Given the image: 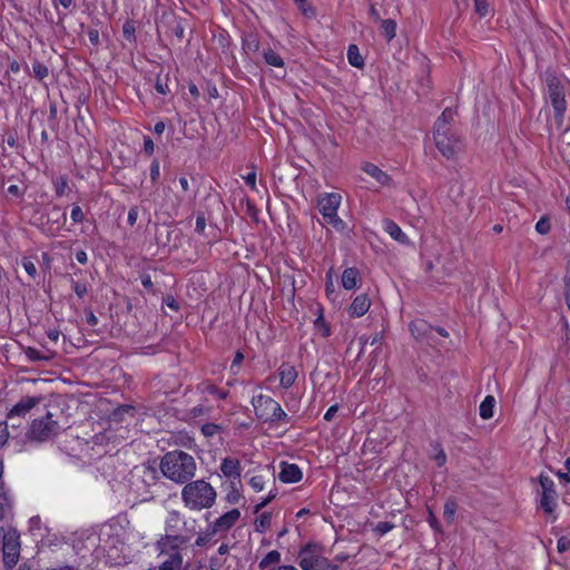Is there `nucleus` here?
I'll return each instance as SVG.
<instances>
[{
    "instance_id": "f257e3e1",
    "label": "nucleus",
    "mask_w": 570,
    "mask_h": 570,
    "mask_svg": "<svg viewBox=\"0 0 570 570\" xmlns=\"http://www.w3.org/2000/svg\"><path fill=\"white\" fill-rule=\"evenodd\" d=\"M196 466L194 456L179 450L167 452L159 464L163 475L179 484H184L194 478Z\"/></svg>"
},
{
    "instance_id": "f03ea898",
    "label": "nucleus",
    "mask_w": 570,
    "mask_h": 570,
    "mask_svg": "<svg viewBox=\"0 0 570 570\" xmlns=\"http://www.w3.org/2000/svg\"><path fill=\"white\" fill-rule=\"evenodd\" d=\"M216 497V490L203 479L186 482L181 490L183 502L191 510H202L213 507Z\"/></svg>"
},
{
    "instance_id": "7ed1b4c3",
    "label": "nucleus",
    "mask_w": 570,
    "mask_h": 570,
    "mask_svg": "<svg viewBox=\"0 0 570 570\" xmlns=\"http://www.w3.org/2000/svg\"><path fill=\"white\" fill-rule=\"evenodd\" d=\"M60 417H62V412L57 409L56 412L48 411L43 416L35 419L28 429V439L37 442H47L56 438L65 431L63 425L60 423Z\"/></svg>"
},
{
    "instance_id": "20e7f679",
    "label": "nucleus",
    "mask_w": 570,
    "mask_h": 570,
    "mask_svg": "<svg viewBox=\"0 0 570 570\" xmlns=\"http://www.w3.org/2000/svg\"><path fill=\"white\" fill-rule=\"evenodd\" d=\"M324 547L317 542L304 544L298 553L297 561L303 570H340V567L331 563L323 557Z\"/></svg>"
},
{
    "instance_id": "39448f33",
    "label": "nucleus",
    "mask_w": 570,
    "mask_h": 570,
    "mask_svg": "<svg viewBox=\"0 0 570 570\" xmlns=\"http://www.w3.org/2000/svg\"><path fill=\"white\" fill-rule=\"evenodd\" d=\"M544 81L553 107L554 118L561 121L568 107L562 79L554 71L547 70L544 72Z\"/></svg>"
},
{
    "instance_id": "423d86ee",
    "label": "nucleus",
    "mask_w": 570,
    "mask_h": 570,
    "mask_svg": "<svg viewBox=\"0 0 570 570\" xmlns=\"http://www.w3.org/2000/svg\"><path fill=\"white\" fill-rule=\"evenodd\" d=\"M255 414L264 422H288V415L273 397L264 394L255 395L252 400Z\"/></svg>"
},
{
    "instance_id": "0eeeda50",
    "label": "nucleus",
    "mask_w": 570,
    "mask_h": 570,
    "mask_svg": "<svg viewBox=\"0 0 570 570\" xmlns=\"http://www.w3.org/2000/svg\"><path fill=\"white\" fill-rule=\"evenodd\" d=\"M433 138L438 150L448 159L454 158L461 149V139L454 129L433 131Z\"/></svg>"
},
{
    "instance_id": "6e6552de",
    "label": "nucleus",
    "mask_w": 570,
    "mask_h": 570,
    "mask_svg": "<svg viewBox=\"0 0 570 570\" xmlns=\"http://www.w3.org/2000/svg\"><path fill=\"white\" fill-rule=\"evenodd\" d=\"M3 537V562L7 568H13L20 556V535L16 530H9Z\"/></svg>"
},
{
    "instance_id": "1a4fd4ad",
    "label": "nucleus",
    "mask_w": 570,
    "mask_h": 570,
    "mask_svg": "<svg viewBox=\"0 0 570 570\" xmlns=\"http://www.w3.org/2000/svg\"><path fill=\"white\" fill-rule=\"evenodd\" d=\"M539 483L542 489L540 505L547 513H552L556 508L557 492L553 480L544 474H540Z\"/></svg>"
},
{
    "instance_id": "9d476101",
    "label": "nucleus",
    "mask_w": 570,
    "mask_h": 570,
    "mask_svg": "<svg viewBox=\"0 0 570 570\" xmlns=\"http://www.w3.org/2000/svg\"><path fill=\"white\" fill-rule=\"evenodd\" d=\"M342 196L336 193L325 194L317 200V207L323 218L327 220L337 215V209L341 205Z\"/></svg>"
},
{
    "instance_id": "9b49d317",
    "label": "nucleus",
    "mask_w": 570,
    "mask_h": 570,
    "mask_svg": "<svg viewBox=\"0 0 570 570\" xmlns=\"http://www.w3.org/2000/svg\"><path fill=\"white\" fill-rule=\"evenodd\" d=\"M190 535H181L179 533H166L156 543L157 549L160 553L168 551L176 552L179 546L185 544L189 541Z\"/></svg>"
},
{
    "instance_id": "f8f14e48",
    "label": "nucleus",
    "mask_w": 570,
    "mask_h": 570,
    "mask_svg": "<svg viewBox=\"0 0 570 570\" xmlns=\"http://www.w3.org/2000/svg\"><path fill=\"white\" fill-rule=\"evenodd\" d=\"M41 396H23L12 406L8 413V419L24 417L35 406L41 402Z\"/></svg>"
},
{
    "instance_id": "ddd939ff",
    "label": "nucleus",
    "mask_w": 570,
    "mask_h": 570,
    "mask_svg": "<svg viewBox=\"0 0 570 570\" xmlns=\"http://www.w3.org/2000/svg\"><path fill=\"white\" fill-rule=\"evenodd\" d=\"M240 518V512L238 509H232L230 511L220 515L213 524L214 531L217 533H225L230 528L235 525V523Z\"/></svg>"
},
{
    "instance_id": "4468645a",
    "label": "nucleus",
    "mask_w": 570,
    "mask_h": 570,
    "mask_svg": "<svg viewBox=\"0 0 570 570\" xmlns=\"http://www.w3.org/2000/svg\"><path fill=\"white\" fill-rule=\"evenodd\" d=\"M278 479L284 483H296L302 480L303 473L297 464L281 462Z\"/></svg>"
},
{
    "instance_id": "2eb2a0df",
    "label": "nucleus",
    "mask_w": 570,
    "mask_h": 570,
    "mask_svg": "<svg viewBox=\"0 0 570 570\" xmlns=\"http://www.w3.org/2000/svg\"><path fill=\"white\" fill-rule=\"evenodd\" d=\"M23 353L30 362H50L57 356V353L47 346H42V350L28 346Z\"/></svg>"
},
{
    "instance_id": "dca6fc26",
    "label": "nucleus",
    "mask_w": 570,
    "mask_h": 570,
    "mask_svg": "<svg viewBox=\"0 0 570 570\" xmlns=\"http://www.w3.org/2000/svg\"><path fill=\"white\" fill-rule=\"evenodd\" d=\"M278 375L281 386L283 389H289L294 385L298 373L295 366L291 365L289 363H282L278 368Z\"/></svg>"
},
{
    "instance_id": "f3484780",
    "label": "nucleus",
    "mask_w": 570,
    "mask_h": 570,
    "mask_svg": "<svg viewBox=\"0 0 570 570\" xmlns=\"http://www.w3.org/2000/svg\"><path fill=\"white\" fill-rule=\"evenodd\" d=\"M371 306V301L366 294L357 295L350 305L348 312L353 317H361L365 315Z\"/></svg>"
},
{
    "instance_id": "a211bd4d",
    "label": "nucleus",
    "mask_w": 570,
    "mask_h": 570,
    "mask_svg": "<svg viewBox=\"0 0 570 570\" xmlns=\"http://www.w3.org/2000/svg\"><path fill=\"white\" fill-rule=\"evenodd\" d=\"M183 525H186V521L180 512L176 510L169 511L165 520L166 533H179Z\"/></svg>"
},
{
    "instance_id": "6ab92c4d",
    "label": "nucleus",
    "mask_w": 570,
    "mask_h": 570,
    "mask_svg": "<svg viewBox=\"0 0 570 570\" xmlns=\"http://www.w3.org/2000/svg\"><path fill=\"white\" fill-rule=\"evenodd\" d=\"M409 327H410L412 335L416 340H422V338L429 337L433 332V326H431L424 320H415L410 323Z\"/></svg>"
},
{
    "instance_id": "aec40b11",
    "label": "nucleus",
    "mask_w": 570,
    "mask_h": 570,
    "mask_svg": "<svg viewBox=\"0 0 570 570\" xmlns=\"http://www.w3.org/2000/svg\"><path fill=\"white\" fill-rule=\"evenodd\" d=\"M362 170L373 177L381 186H386L391 181V177L372 163H365Z\"/></svg>"
},
{
    "instance_id": "412c9836",
    "label": "nucleus",
    "mask_w": 570,
    "mask_h": 570,
    "mask_svg": "<svg viewBox=\"0 0 570 570\" xmlns=\"http://www.w3.org/2000/svg\"><path fill=\"white\" fill-rule=\"evenodd\" d=\"M220 471L227 478L240 479V462L237 459L225 458L220 464Z\"/></svg>"
},
{
    "instance_id": "4be33fe9",
    "label": "nucleus",
    "mask_w": 570,
    "mask_h": 570,
    "mask_svg": "<svg viewBox=\"0 0 570 570\" xmlns=\"http://www.w3.org/2000/svg\"><path fill=\"white\" fill-rule=\"evenodd\" d=\"M455 111L451 108H445L434 122L433 131L452 130V122L454 120Z\"/></svg>"
},
{
    "instance_id": "5701e85b",
    "label": "nucleus",
    "mask_w": 570,
    "mask_h": 570,
    "mask_svg": "<svg viewBox=\"0 0 570 570\" xmlns=\"http://www.w3.org/2000/svg\"><path fill=\"white\" fill-rule=\"evenodd\" d=\"M384 230L399 243H409V237L402 232L401 227L392 219L384 220Z\"/></svg>"
},
{
    "instance_id": "b1692460",
    "label": "nucleus",
    "mask_w": 570,
    "mask_h": 570,
    "mask_svg": "<svg viewBox=\"0 0 570 570\" xmlns=\"http://www.w3.org/2000/svg\"><path fill=\"white\" fill-rule=\"evenodd\" d=\"M360 273L355 267L346 268L342 274V286L345 289H353L356 287Z\"/></svg>"
},
{
    "instance_id": "393cba45",
    "label": "nucleus",
    "mask_w": 570,
    "mask_h": 570,
    "mask_svg": "<svg viewBox=\"0 0 570 570\" xmlns=\"http://www.w3.org/2000/svg\"><path fill=\"white\" fill-rule=\"evenodd\" d=\"M183 566V556L179 551L171 552L167 560L160 566L159 570H179Z\"/></svg>"
},
{
    "instance_id": "a878e982",
    "label": "nucleus",
    "mask_w": 570,
    "mask_h": 570,
    "mask_svg": "<svg viewBox=\"0 0 570 570\" xmlns=\"http://www.w3.org/2000/svg\"><path fill=\"white\" fill-rule=\"evenodd\" d=\"M382 35L390 42L396 36V22L393 19H381L379 21Z\"/></svg>"
},
{
    "instance_id": "bb28decb",
    "label": "nucleus",
    "mask_w": 570,
    "mask_h": 570,
    "mask_svg": "<svg viewBox=\"0 0 570 570\" xmlns=\"http://www.w3.org/2000/svg\"><path fill=\"white\" fill-rule=\"evenodd\" d=\"M198 390L202 393H207V394L217 396L219 400H225L228 395V391L220 390L219 387H217L215 384H213L210 382H202L198 385Z\"/></svg>"
},
{
    "instance_id": "cd10ccee",
    "label": "nucleus",
    "mask_w": 570,
    "mask_h": 570,
    "mask_svg": "<svg viewBox=\"0 0 570 570\" xmlns=\"http://www.w3.org/2000/svg\"><path fill=\"white\" fill-rule=\"evenodd\" d=\"M347 60L351 66L362 69L364 67V59L356 45H350L347 48Z\"/></svg>"
},
{
    "instance_id": "c85d7f7f",
    "label": "nucleus",
    "mask_w": 570,
    "mask_h": 570,
    "mask_svg": "<svg viewBox=\"0 0 570 570\" xmlns=\"http://www.w3.org/2000/svg\"><path fill=\"white\" fill-rule=\"evenodd\" d=\"M495 404V399L492 395H487L484 400L481 402L479 411L480 416L483 420H489L493 416V407Z\"/></svg>"
},
{
    "instance_id": "c756f323",
    "label": "nucleus",
    "mask_w": 570,
    "mask_h": 570,
    "mask_svg": "<svg viewBox=\"0 0 570 570\" xmlns=\"http://www.w3.org/2000/svg\"><path fill=\"white\" fill-rule=\"evenodd\" d=\"M458 511V502L454 498H449L443 507V518L449 523L452 524L455 520V514Z\"/></svg>"
},
{
    "instance_id": "7c9ffc66",
    "label": "nucleus",
    "mask_w": 570,
    "mask_h": 570,
    "mask_svg": "<svg viewBox=\"0 0 570 570\" xmlns=\"http://www.w3.org/2000/svg\"><path fill=\"white\" fill-rule=\"evenodd\" d=\"M281 561V553L277 550L268 552L258 563L261 570H265L271 566L278 564Z\"/></svg>"
},
{
    "instance_id": "2f4dec72",
    "label": "nucleus",
    "mask_w": 570,
    "mask_h": 570,
    "mask_svg": "<svg viewBox=\"0 0 570 570\" xmlns=\"http://www.w3.org/2000/svg\"><path fill=\"white\" fill-rule=\"evenodd\" d=\"M264 60L267 65L273 67H284L283 58L272 49H267L263 53Z\"/></svg>"
},
{
    "instance_id": "473e14b6",
    "label": "nucleus",
    "mask_w": 570,
    "mask_h": 570,
    "mask_svg": "<svg viewBox=\"0 0 570 570\" xmlns=\"http://www.w3.org/2000/svg\"><path fill=\"white\" fill-rule=\"evenodd\" d=\"M272 523V514L269 512H263L256 520H255V530L257 532H265Z\"/></svg>"
},
{
    "instance_id": "72a5a7b5",
    "label": "nucleus",
    "mask_w": 570,
    "mask_h": 570,
    "mask_svg": "<svg viewBox=\"0 0 570 570\" xmlns=\"http://www.w3.org/2000/svg\"><path fill=\"white\" fill-rule=\"evenodd\" d=\"M215 534H217V532L214 531V528L212 525H209L205 532L198 534V537L195 541V546H197V547L206 546L207 543H209L213 540Z\"/></svg>"
},
{
    "instance_id": "f704fd0d",
    "label": "nucleus",
    "mask_w": 570,
    "mask_h": 570,
    "mask_svg": "<svg viewBox=\"0 0 570 570\" xmlns=\"http://www.w3.org/2000/svg\"><path fill=\"white\" fill-rule=\"evenodd\" d=\"M243 48L246 51L256 52L259 49V40L255 35L249 33L243 39Z\"/></svg>"
},
{
    "instance_id": "c9c22d12",
    "label": "nucleus",
    "mask_w": 570,
    "mask_h": 570,
    "mask_svg": "<svg viewBox=\"0 0 570 570\" xmlns=\"http://www.w3.org/2000/svg\"><path fill=\"white\" fill-rule=\"evenodd\" d=\"M32 72L33 76L40 81H42L49 75L48 67L40 61H35L32 63Z\"/></svg>"
},
{
    "instance_id": "e433bc0d",
    "label": "nucleus",
    "mask_w": 570,
    "mask_h": 570,
    "mask_svg": "<svg viewBox=\"0 0 570 570\" xmlns=\"http://www.w3.org/2000/svg\"><path fill=\"white\" fill-rule=\"evenodd\" d=\"M174 442H175V444L181 445L187 449H191L195 446V440L188 433H183V432L178 433L175 436Z\"/></svg>"
},
{
    "instance_id": "4c0bfd02",
    "label": "nucleus",
    "mask_w": 570,
    "mask_h": 570,
    "mask_svg": "<svg viewBox=\"0 0 570 570\" xmlns=\"http://www.w3.org/2000/svg\"><path fill=\"white\" fill-rule=\"evenodd\" d=\"M0 507L8 510L12 509V500L9 490L4 484H0Z\"/></svg>"
},
{
    "instance_id": "58836bf2",
    "label": "nucleus",
    "mask_w": 570,
    "mask_h": 570,
    "mask_svg": "<svg viewBox=\"0 0 570 570\" xmlns=\"http://www.w3.org/2000/svg\"><path fill=\"white\" fill-rule=\"evenodd\" d=\"M474 11L480 18L487 17L490 11L488 0H474Z\"/></svg>"
},
{
    "instance_id": "ea45409f",
    "label": "nucleus",
    "mask_w": 570,
    "mask_h": 570,
    "mask_svg": "<svg viewBox=\"0 0 570 570\" xmlns=\"http://www.w3.org/2000/svg\"><path fill=\"white\" fill-rule=\"evenodd\" d=\"M295 3L298 6L301 12L307 17V18H313L315 17L316 12H315V9L307 3V0H294Z\"/></svg>"
},
{
    "instance_id": "a19ab883",
    "label": "nucleus",
    "mask_w": 570,
    "mask_h": 570,
    "mask_svg": "<svg viewBox=\"0 0 570 570\" xmlns=\"http://www.w3.org/2000/svg\"><path fill=\"white\" fill-rule=\"evenodd\" d=\"M314 326L322 331V336L323 337H328L331 335V328L327 325V323L325 322L322 312L320 313V315L315 320Z\"/></svg>"
},
{
    "instance_id": "79ce46f5",
    "label": "nucleus",
    "mask_w": 570,
    "mask_h": 570,
    "mask_svg": "<svg viewBox=\"0 0 570 570\" xmlns=\"http://www.w3.org/2000/svg\"><path fill=\"white\" fill-rule=\"evenodd\" d=\"M325 222L332 225L340 233H345L348 229L347 224L337 215H335L333 218H328Z\"/></svg>"
},
{
    "instance_id": "37998d69",
    "label": "nucleus",
    "mask_w": 570,
    "mask_h": 570,
    "mask_svg": "<svg viewBox=\"0 0 570 570\" xmlns=\"http://www.w3.org/2000/svg\"><path fill=\"white\" fill-rule=\"evenodd\" d=\"M51 220L53 224H57V229L60 228L61 226V219H62V224L66 222V213L65 212H61V209L57 206H55L51 210Z\"/></svg>"
},
{
    "instance_id": "c03bdc74",
    "label": "nucleus",
    "mask_w": 570,
    "mask_h": 570,
    "mask_svg": "<svg viewBox=\"0 0 570 570\" xmlns=\"http://www.w3.org/2000/svg\"><path fill=\"white\" fill-rule=\"evenodd\" d=\"M70 284H71V287L75 291L76 295L79 298H82L87 295L88 288H87L86 284L76 282L72 277H70Z\"/></svg>"
},
{
    "instance_id": "a18cd8bd",
    "label": "nucleus",
    "mask_w": 570,
    "mask_h": 570,
    "mask_svg": "<svg viewBox=\"0 0 570 570\" xmlns=\"http://www.w3.org/2000/svg\"><path fill=\"white\" fill-rule=\"evenodd\" d=\"M155 89L161 95H167L170 91L168 86V75L164 79L161 77H157Z\"/></svg>"
},
{
    "instance_id": "49530a36",
    "label": "nucleus",
    "mask_w": 570,
    "mask_h": 570,
    "mask_svg": "<svg viewBox=\"0 0 570 570\" xmlns=\"http://www.w3.org/2000/svg\"><path fill=\"white\" fill-rule=\"evenodd\" d=\"M222 430V428L218 425V424H215V423H205L203 426H202V432L205 436L207 438H210V436H214L215 434H217L219 431Z\"/></svg>"
},
{
    "instance_id": "de8ad7c7",
    "label": "nucleus",
    "mask_w": 570,
    "mask_h": 570,
    "mask_svg": "<svg viewBox=\"0 0 570 570\" xmlns=\"http://www.w3.org/2000/svg\"><path fill=\"white\" fill-rule=\"evenodd\" d=\"M239 499H240V493H239L235 482L232 481L230 482V490H229V492L226 495V500H227V502L234 504V503H237L239 501Z\"/></svg>"
},
{
    "instance_id": "09e8293b",
    "label": "nucleus",
    "mask_w": 570,
    "mask_h": 570,
    "mask_svg": "<svg viewBox=\"0 0 570 570\" xmlns=\"http://www.w3.org/2000/svg\"><path fill=\"white\" fill-rule=\"evenodd\" d=\"M550 222L546 217L540 218L535 224V230L541 235L548 234L550 232Z\"/></svg>"
},
{
    "instance_id": "8fccbe9b",
    "label": "nucleus",
    "mask_w": 570,
    "mask_h": 570,
    "mask_svg": "<svg viewBox=\"0 0 570 570\" xmlns=\"http://www.w3.org/2000/svg\"><path fill=\"white\" fill-rule=\"evenodd\" d=\"M394 527L395 525L392 522L381 521L375 525L374 531L380 535H384L387 532H390Z\"/></svg>"
},
{
    "instance_id": "3c124183",
    "label": "nucleus",
    "mask_w": 570,
    "mask_h": 570,
    "mask_svg": "<svg viewBox=\"0 0 570 570\" xmlns=\"http://www.w3.org/2000/svg\"><path fill=\"white\" fill-rule=\"evenodd\" d=\"M22 267L31 278H35L37 276V267L31 259L24 257L22 259Z\"/></svg>"
},
{
    "instance_id": "603ef678",
    "label": "nucleus",
    "mask_w": 570,
    "mask_h": 570,
    "mask_svg": "<svg viewBox=\"0 0 570 570\" xmlns=\"http://www.w3.org/2000/svg\"><path fill=\"white\" fill-rule=\"evenodd\" d=\"M265 480L263 475H254L249 480V485L254 491L259 492L264 489Z\"/></svg>"
},
{
    "instance_id": "864d4df0",
    "label": "nucleus",
    "mask_w": 570,
    "mask_h": 570,
    "mask_svg": "<svg viewBox=\"0 0 570 570\" xmlns=\"http://www.w3.org/2000/svg\"><path fill=\"white\" fill-rule=\"evenodd\" d=\"M70 217H71L72 222L76 224L82 223L85 219V215H83L81 207L78 205H75L71 209Z\"/></svg>"
},
{
    "instance_id": "5fc2aeb1",
    "label": "nucleus",
    "mask_w": 570,
    "mask_h": 570,
    "mask_svg": "<svg viewBox=\"0 0 570 570\" xmlns=\"http://www.w3.org/2000/svg\"><path fill=\"white\" fill-rule=\"evenodd\" d=\"M160 176V164L159 160L154 159L150 165V179L153 183H156Z\"/></svg>"
},
{
    "instance_id": "6e6d98bb",
    "label": "nucleus",
    "mask_w": 570,
    "mask_h": 570,
    "mask_svg": "<svg viewBox=\"0 0 570 570\" xmlns=\"http://www.w3.org/2000/svg\"><path fill=\"white\" fill-rule=\"evenodd\" d=\"M557 549L560 553H563L570 549V539L566 535H562L558 539Z\"/></svg>"
},
{
    "instance_id": "4d7b16f0",
    "label": "nucleus",
    "mask_w": 570,
    "mask_h": 570,
    "mask_svg": "<svg viewBox=\"0 0 570 570\" xmlns=\"http://www.w3.org/2000/svg\"><path fill=\"white\" fill-rule=\"evenodd\" d=\"M8 424L6 422L0 423V449L8 442Z\"/></svg>"
},
{
    "instance_id": "13d9d810",
    "label": "nucleus",
    "mask_w": 570,
    "mask_h": 570,
    "mask_svg": "<svg viewBox=\"0 0 570 570\" xmlns=\"http://www.w3.org/2000/svg\"><path fill=\"white\" fill-rule=\"evenodd\" d=\"M205 228H206V218H205V215L203 213H200L197 215L195 229L198 234H204Z\"/></svg>"
},
{
    "instance_id": "bf43d9fd",
    "label": "nucleus",
    "mask_w": 570,
    "mask_h": 570,
    "mask_svg": "<svg viewBox=\"0 0 570 570\" xmlns=\"http://www.w3.org/2000/svg\"><path fill=\"white\" fill-rule=\"evenodd\" d=\"M428 522L434 531L442 532L441 524L432 511L429 512Z\"/></svg>"
},
{
    "instance_id": "052dcab7",
    "label": "nucleus",
    "mask_w": 570,
    "mask_h": 570,
    "mask_svg": "<svg viewBox=\"0 0 570 570\" xmlns=\"http://www.w3.org/2000/svg\"><path fill=\"white\" fill-rule=\"evenodd\" d=\"M122 32L127 40H132L135 38V27L129 22L124 24Z\"/></svg>"
},
{
    "instance_id": "680f3d73",
    "label": "nucleus",
    "mask_w": 570,
    "mask_h": 570,
    "mask_svg": "<svg viewBox=\"0 0 570 570\" xmlns=\"http://www.w3.org/2000/svg\"><path fill=\"white\" fill-rule=\"evenodd\" d=\"M245 183L250 187V189L256 190V171L252 170L246 176L243 177Z\"/></svg>"
},
{
    "instance_id": "e2e57ef3",
    "label": "nucleus",
    "mask_w": 570,
    "mask_h": 570,
    "mask_svg": "<svg viewBox=\"0 0 570 570\" xmlns=\"http://www.w3.org/2000/svg\"><path fill=\"white\" fill-rule=\"evenodd\" d=\"M276 497V492L274 491H271L268 495H266V498L261 502L258 503L255 509H254V512L257 513L258 511H261L264 507H266L274 498Z\"/></svg>"
},
{
    "instance_id": "0e129e2a",
    "label": "nucleus",
    "mask_w": 570,
    "mask_h": 570,
    "mask_svg": "<svg viewBox=\"0 0 570 570\" xmlns=\"http://www.w3.org/2000/svg\"><path fill=\"white\" fill-rule=\"evenodd\" d=\"M138 219V207L134 206L128 212L127 222L130 226H134Z\"/></svg>"
},
{
    "instance_id": "69168bd1",
    "label": "nucleus",
    "mask_w": 570,
    "mask_h": 570,
    "mask_svg": "<svg viewBox=\"0 0 570 570\" xmlns=\"http://www.w3.org/2000/svg\"><path fill=\"white\" fill-rule=\"evenodd\" d=\"M224 566V560H222L219 557H212L209 559V569L210 570H220Z\"/></svg>"
},
{
    "instance_id": "338daca9",
    "label": "nucleus",
    "mask_w": 570,
    "mask_h": 570,
    "mask_svg": "<svg viewBox=\"0 0 570 570\" xmlns=\"http://www.w3.org/2000/svg\"><path fill=\"white\" fill-rule=\"evenodd\" d=\"M154 150H155V145H154V141L151 140V138L150 137H145V139H144V151H145V154L150 156V155L154 154Z\"/></svg>"
},
{
    "instance_id": "774afa93",
    "label": "nucleus",
    "mask_w": 570,
    "mask_h": 570,
    "mask_svg": "<svg viewBox=\"0 0 570 570\" xmlns=\"http://www.w3.org/2000/svg\"><path fill=\"white\" fill-rule=\"evenodd\" d=\"M88 38H89V41L94 45V46H98L99 45V31L97 29H89L88 32Z\"/></svg>"
}]
</instances>
